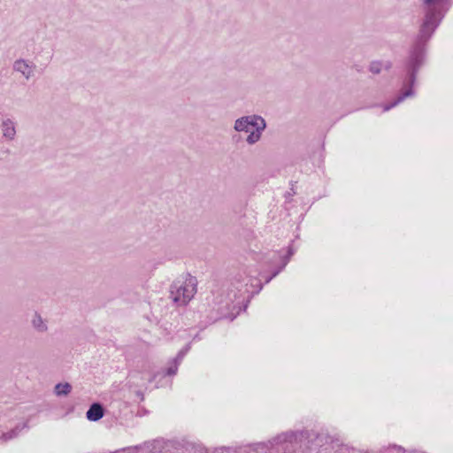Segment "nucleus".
Here are the masks:
<instances>
[{"label":"nucleus","instance_id":"nucleus-1","mask_svg":"<svg viewBox=\"0 0 453 453\" xmlns=\"http://www.w3.org/2000/svg\"><path fill=\"white\" fill-rule=\"evenodd\" d=\"M441 1L442 0H423L425 19L421 25L417 42L411 50L408 63V71L410 73V81L411 86L414 84L418 68L423 63L424 43L431 37L443 17L439 6Z\"/></svg>","mask_w":453,"mask_h":453},{"label":"nucleus","instance_id":"nucleus-7","mask_svg":"<svg viewBox=\"0 0 453 453\" xmlns=\"http://www.w3.org/2000/svg\"><path fill=\"white\" fill-rule=\"evenodd\" d=\"M104 416V409L99 403H93L86 413V417L90 421H97Z\"/></svg>","mask_w":453,"mask_h":453},{"label":"nucleus","instance_id":"nucleus-8","mask_svg":"<svg viewBox=\"0 0 453 453\" xmlns=\"http://www.w3.org/2000/svg\"><path fill=\"white\" fill-rule=\"evenodd\" d=\"M292 437H293V434H289V433L280 434L272 438L271 440H269L267 447L274 448L275 446L280 445L283 442L291 441Z\"/></svg>","mask_w":453,"mask_h":453},{"label":"nucleus","instance_id":"nucleus-5","mask_svg":"<svg viewBox=\"0 0 453 453\" xmlns=\"http://www.w3.org/2000/svg\"><path fill=\"white\" fill-rule=\"evenodd\" d=\"M0 132L4 141L13 142L17 137V122L10 117L3 118L0 121Z\"/></svg>","mask_w":453,"mask_h":453},{"label":"nucleus","instance_id":"nucleus-12","mask_svg":"<svg viewBox=\"0 0 453 453\" xmlns=\"http://www.w3.org/2000/svg\"><path fill=\"white\" fill-rule=\"evenodd\" d=\"M185 355V352L184 351H180L179 354H178V357H177V360H176V365H174V367H170L168 370H167V374L168 375H173L176 373L177 372V366H178V364L177 362H180V360L182 359L183 356Z\"/></svg>","mask_w":453,"mask_h":453},{"label":"nucleus","instance_id":"nucleus-16","mask_svg":"<svg viewBox=\"0 0 453 453\" xmlns=\"http://www.w3.org/2000/svg\"><path fill=\"white\" fill-rule=\"evenodd\" d=\"M288 262V258L284 262V264H283L281 268H283L285 265H287Z\"/></svg>","mask_w":453,"mask_h":453},{"label":"nucleus","instance_id":"nucleus-9","mask_svg":"<svg viewBox=\"0 0 453 453\" xmlns=\"http://www.w3.org/2000/svg\"><path fill=\"white\" fill-rule=\"evenodd\" d=\"M391 64L389 62L382 63L380 61H372L369 65V70L374 74H378L383 68H390Z\"/></svg>","mask_w":453,"mask_h":453},{"label":"nucleus","instance_id":"nucleus-4","mask_svg":"<svg viewBox=\"0 0 453 453\" xmlns=\"http://www.w3.org/2000/svg\"><path fill=\"white\" fill-rule=\"evenodd\" d=\"M12 71L17 73L19 78L29 81L35 76L36 65L34 62L20 58L13 62Z\"/></svg>","mask_w":453,"mask_h":453},{"label":"nucleus","instance_id":"nucleus-2","mask_svg":"<svg viewBox=\"0 0 453 453\" xmlns=\"http://www.w3.org/2000/svg\"><path fill=\"white\" fill-rule=\"evenodd\" d=\"M265 128L266 122L265 119L257 114L240 117L234 123V131L248 134L245 141L249 145H254L258 142Z\"/></svg>","mask_w":453,"mask_h":453},{"label":"nucleus","instance_id":"nucleus-13","mask_svg":"<svg viewBox=\"0 0 453 453\" xmlns=\"http://www.w3.org/2000/svg\"><path fill=\"white\" fill-rule=\"evenodd\" d=\"M18 434H19L18 428H15L10 432L4 434L2 435V439L6 441L15 438L18 435Z\"/></svg>","mask_w":453,"mask_h":453},{"label":"nucleus","instance_id":"nucleus-6","mask_svg":"<svg viewBox=\"0 0 453 453\" xmlns=\"http://www.w3.org/2000/svg\"><path fill=\"white\" fill-rule=\"evenodd\" d=\"M31 326L37 333L43 334L49 329L48 321L41 314L35 312L31 319Z\"/></svg>","mask_w":453,"mask_h":453},{"label":"nucleus","instance_id":"nucleus-10","mask_svg":"<svg viewBox=\"0 0 453 453\" xmlns=\"http://www.w3.org/2000/svg\"><path fill=\"white\" fill-rule=\"evenodd\" d=\"M413 95V91L411 88L406 90L405 92H403L401 96H399L397 97L396 100H395L392 104H386L384 105L383 107V111H389L390 109H392L393 107H395V105H397L398 104H400L401 102H403L406 97L408 96H411Z\"/></svg>","mask_w":453,"mask_h":453},{"label":"nucleus","instance_id":"nucleus-15","mask_svg":"<svg viewBox=\"0 0 453 453\" xmlns=\"http://www.w3.org/2000/svg\"><path fill=\"white\" fill-rule=\"evenodd\" d=\"M278 273H279V271L275 272V273L273 274V276H272L269 280H267V282H268V281H269L273 277H275Z\"/></svg>","mask_w":453,"mask_h":453},{"label":"nucleus","instance_id":"nucleus-14","mask_svg":"<svg viewBox=\"0 0 453 453\" xmlns=\"http://www.w3.org/2000/svg\"><path fill=\"white\" fill-rule=\"evenodd\" d=\"M136 394L142 400L143 399V394L141 391H137Z\"/></svg>","mask_w":453,"mask_h":453},{"label":"nucleus","instance_id":"nucleus-11","mask_svg":"<svg viewBox=\"0 0 453 453\" xmlns=\"http://www.w3.org/2000/svg\"><path fill=\"white\" fill-rule=\"evenodd\" d=\"M72 390L69 383H58L55 386V394L57 395H67Z\"/></svg>","mask_w":453,"mask_h":453},{"label":"nucleus","instance_id":"nucleus-3","mask_svg":"<svg viewBox=\"0 0 453 453\" xmlns=\"http://www.w3.org/2000/svg\"><path fill=\"white\" fill-rule=\"evenodd\" d=\"M197 280L190 274H185L175 280L171 285L170 296L178 305H186L196 293Z\"/></svg>","mask_w":453,"mask_h":453}]
</instances>
